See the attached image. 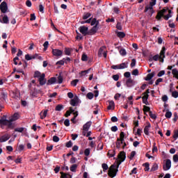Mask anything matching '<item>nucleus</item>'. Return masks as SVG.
Returning a JSON list of instances; mask_svg holds the SVG:
<instances>
[{
    "label": "nucleus",
    "instance_id": "1",
    "mask_svg": "<svg viewBox=\"0 0 178 178\" xmlns=\"http://www.w3.org/2000/svg\"><path fill=\"white\" fill-rule=\"evenodd\" d=\"M118 161H116V164H113L108 169V175L109 177L113 178L118 175L119 172V166L122 164V162H124L126 160V152H120L118 154Z\"/></svg>",
    "mask_w": 178,
    "mask_h": 178
},
{
    "label": "nucleus",
    "instance_id": "2",
    "mask_svg": "<svg viewBox=\"0 0 178 178\" xmlns=\"http://www.w3.org/2000/svg\"><path fill=\"white\" fill-rule=\"evenodd\" d=\"M19 119V113H15L11 117L9 118V120L6 119V115H3L0 119V124L3 126H8V129H12L13 122H16Z\"/></svg>",
    "mask_w": 178,
    "mask_h": 178
},
{
    "label": "nucleus",
    "instance_id": "3",
    "mask_svg": "<svg viewBox=\"0 0 178 178\" xmlns=\"http://www.w3.org/2000/svg\"><path fill=\"white\" fill-rule=\"evenodd\" d=\"M33 77L34 79H38L40 86H45V84H47V79H45V74H41L40 71H35Z\"/></svg>",
    "mask_w": 178,
    "mask_h": 178
},
{
    "label": "nucleus",
    "instance_id": "4",
    "mask_svg": "<svg viewBox=\"0 0 178 178\" xmlns=\"http://www.w3.org/2000/svg\"><path fill=\"white\" fill-rule=\"evenodd\" d=\"M168 8H163L162 10L159 11L156 16V19L157 20H161V19H162V17H163L165 20H169L170 17H172V14H168V15H165V13H166V12H168Z\"/></svg>",
    "mask_w": 178,
    "mask_h": 178
},
{
    "label": "nucleus",
    "instance_id": "5",
    "mask_svg": "<svg viewBox=\"0 0 178 178\" xmlns=\"http://www.w3.org/2000/svg\"><path fill=\"white\" fill-rule=\"evenodd\" d=\"M79 32L83 34L84 36L88 35V27L86 26H81L79 28Z\"/></svg>",
    "mask_w": 178,
    "mask_h": 178
},
{
    "label": "nucleus",
    "instance_id": "6",
    "mask_svg": "<svg viewBox=\"0 0 178 178\" xmlns=\"http://www.w3.org/2000/svg\"><path fill=\"white\" fill-rule=\"evenodd\" d=\"M0 10L2 13H6L8 12V3L6 1H3L0 4Z\"/></svg>",
    "mask_w": 178,
    "mask_h": 178
},
{
    "label": "nucleus",
    "instance_id": "7",
    "mask_svg": "<svg viewBox=\"0 0 178 178\" xmlns=\"http://www.w3.org/2000/svg\"><path fill=\"white\" fill-rule=\"evenodd\" d=\"M172 168V161L170 159H168L165 161V164L163 165V170H169Z\"/></svg>",
    "mask_w": 178,
    "mask_h": 178
},
{
    "label": "nucleus",
    "instance_id": "8",
    "mask_svg": "<svg viewBox=\"0 0 178 178\" xmlns=\"http://www.w3.org/2000/svg\"><path fill=\"white\" fill-rule=\"evenodd\" d=\"M98 24H97L90 30L88 31V35H94L98 31Z\"/></svg>",
    "mask_w": 178,
    "mask_h": 178
},
{
    "label": "nucleus",
    "instance_id": "9",
    "mask_svg": "<svg viewBox=\"0 0 178 178\" xmlns=\"http://www.w3.org/2000/svg\"><path fill=\"white\" fill-rule=\"evenodd\" d=\"M52 54L54 56H62V55H63V51L59 50L58 49H53Z\"/></svg>",
    "mask_w": 178,
    "mask_h": 178
},
{
    "label": "nucleus",
    "instance_id": "10",
    "mask_svg": "<svg viewBox=\"0 0 178 178\" xmlns=\"http://www.w3.org/2000/svg\"><path fill=\"white\" fill-rule=\"evenodd\" d=\"M148 10H149V15L150 17H152V15H154V13H155V11L154 10V8L149 7V6H146L145 7L144 12L147 13V12H148Z\"/></svg>",
    "mask_w": 178,
    "mask_h": 178
},
{
    "label": "nucleus",
    "instance_id": "11",
    "mask_svg": "<svg viewBox=\"0 0 178 178\" xmlns=\"http://www.w3.org/2000/svg\"><path fill=\"white\" fill-rule=\"evenodd\" d=\"M70 104L72 106H77V104H79V97L75 96L74 99H71Z\"/></svg>",
    "mask_w": 178,
    "mask_h": 178
},
{
    "label": "nucleus",
    "instance_id": "12",
    "mask_svg": "<svg viewBox=\"0 0 178 178\" xmlns=\"http://www.w3.org/2000/svg\"><path fill=\"white\" fill-rule=\"evenodd\" d=\"M91 124H92V122L88 121L83 126V130L84 131H88L90 130V128L91 127Z\"/></svg>",
    "mask_w": 178,
    "mask_h": 178
},
{
    "label": "nucleus",
    "instance_id": "13",
    "mask_svg": "<svg viewBox=\"0 0 178 178\" xmlns=\"http://www.w3.org/2000/svg\"><path fill=\"white\" fill-rule=\"evenodd\" d=\"M125 84H126L127 87L130 88V87H133V86H134V81L133 79H131V78H129L126 81V83Z\"/></svg>",
    "mask_w": 178,
    "mask_h": 178
},
{
    "label": "nucleus",
    "instance_id": "14",
    "mask_svg": "<svg viewBox=\"0 0 178 178\" xmlns=\"http://www.w3.org/2000/svg\"><path fill=\"white\" fill-rule=\"evenodd\" d=\"M9 138H10V135L5 134L0 138V143H5V141H8Z\"/></svg>",
    "mask_w": 178,
    "mask_h": 178
},
{
    "label": "nucleus",
    "instance_id": "15",
    "mask_svg": "<svg viewBox=\"0 0 178 178\" xmlns=\"http://www.w3.org/2000/svg\"><path fill=\"white\" fill-rule=\"evenodd\" d=\"M151 127V123L148 122L147 125H146L144 128V133L146 136L149 135V128Z\"/></svg>",
    "mask_w": 178,
    "mask_h": 178
},
{
    "label": "nucleus",
    "instance_id": "16",
    "mask_svg": "<svg viewBox=\"0 0 178 178\" xmlns=\"http://www.w3.org/2000/svg\"><path fill=\"white\" fill-rule=\"evenodd\" d=\"M1 23H3L4 24H9V18L8 17V15H4L3 17V19H0Z\"/></svg>",
    "mask_w": 178,
    "mask_h": 178
},
{
    "label": "nucleus",
    "instance_id": "17",
    "mask_svg": "<svg viewBox=\"0 0 178 178\" xmlns=\"http://www.w3.org/2000/svg\"><path fill=\"white\" fill-rule=\"evenodd\" d=\"M41 92V90H37L35 88L33 90H31V95L32 97H37V94H40Z\"/></svg>",
    "mask_w": 178,
    "mask_h": 178
},
{
    "label": "nucleus",
    "instance_id": "18",
    "mask_svg": "<svg viewBox=\"0 0 178 178\" xmlns=\"http://www.w3.org/2000/svg\"><path fill=\"white\" fill-rule=\"evenodd\" d=\"M124 132L121 131L120 134V138H117V141H121V144H123V142H124Z\"/></svg>",
    "mask_w": 178,
    "mask_h": 178
},
{
    "label": "nucleus",
    "instance_id": "19",
    "mask_svg": "<svg viewBox=\"0 0 178 178\" xmlns=\"http://www.w3.org/2000/svg\"><path fill=\"white\" fill-rule=\"evenodd\" d=\"M56 83V78L51 77L47 81V86H51V84H55Z\"/></svg>",
    "mask_w": 178,
    "mask_h": 178
},
{
    "label": "nucleus",
    "instance_id": "20",
    "mask_svg": "<svg viewBox=\"0 0 178 178\" xmlns=\"http://www.w3.org/2000/svg\"><path fill=\"white\" fill-rule=\"evenodd\" d=\"M149 97V95H145L143 97V103L145 104V105H149V103L148 102V97Z\"/></svg>",
    "mask_w": 178,
    "mask_h": 178
},
{
    "label": "nucleus",
    "instance_id": "21",
    "mask_svg": "<svg viewBox=\"0 0 178 178\" xmlns=\"http://www.w3.org/2000/svg\"><path fill=\"white\" fill-rule=\"evenodd\" d=\"M155 76V72H152L150 74H148L147 76L145 78V80L146 81H150V80L152 79V78Z\"/></svg>",
    "mask_w": 178,
    "mask_h": 178
},
{
    "label": "nucleus",
    "instance_id": "22",
    "mask_svg": "<svg viewBox=\"0 0 178 178\" xmlns=\"http://www.w3.org/2000/svg\"><path fill=\"white\" fill-rule=\"evenodd\" d=\"M107 109L108 111H111V109H115V102L113 101L109 102V104L107 107Z\"/></svg>",
    "mask_w": 178,
    "mask_h": 178
},
{
    "label": "nucleus",
    "instance_id": "23",
    "mask_svg": "<svg viewBox=\"0 0 178 178\" xmlns=\"http://www.w3.org/2000/svg\"><path fill=\"white\" fill-rule=\"evenodd\" d=\"M96 24H97L98 27V24H99V21L97 20V18H93L92 19H91L90 26H96Z\"/></svg>",
    "mask_w": 178,
    "mask_h": 178
},
{
    "label": "nucleus",
    "instance_id": "24",
    "mask_svg": "<svg viewBox=\"0 0 178 178\" xmlns=\"http://www.w3.org/2000/svg\"><path fill=\"white\" fill-rule=\"evenodd\" d=\"M61 176L60 178H72V175L70 174L65 173L63 172H60Z\"/></svg>",
    "mask_w": 178,
    "mask_h": 178
},
{
    "label": "nucleus",
    "instance_id": "25",
    "mask_svg": "<svg viewBox=\"0 0 178 178\" xmlns=\"http://www.w3.org/2000/svg\"><path fill=\"white\" fill-rule=\"evenodd\" d=\"M166 52V47H163L161 51L159 56H162L163 58H165V54Z\"/></svg>",
    "mask_w": 178,
    "mask_h": 178
},
{
    "label": "nucleus",
    "instance_id": "26",
    "mask_svg": "<svg viewBox=\"0 0 178 178\" xmlns=\"http://www.w3.org/2000/svg\"><path fill=\"white\" fill-rule=\"evenodd\" d=\"M143 112H144V115H147V112H151V108H149V106H143Z\"/></svg>",
    "mask_w": 178,
    "mask_h": 178
},
{
    "label": "nucleus",
    "instance_id": "27",
    "mask_svg": "<svg viewBox=\"0 0 178 178\" xmlns=\"http://www.w3.org/2000/svg\"><path fill=\"white\" fill-rule=\"evenodd\" d=\"M116 155V151L115 150H109L108 152V156L109 158H113V156Z\"/></svg>",
    "mask_w": 178,
    "mask_h": 178
},
{
    "label": "nucleus",
    "instance_id": "28",
    "mask_svg": "<svg viewBox=\"0 0 178 178\" xmlns=\"http://www.w3.org/2000/svg\"><path fill=\"white\" fill-rule=\"evenodd\" d=\"M159 168V166L158 165V164L156 163H154L150 170V172H155V170H158Z\"/></svg>",
    "mask_w": 178,
    "mask_h": 178
},
{
    "label": "nucleus",
    "instance_id": "29",
    "mask_svg": "<svg viewBox=\"0 0 178 178\" xmlns=\"http://www.w3.org/2000/svg\"><path fill=\"white\" fill-rule=\"evenodd\" d=\"M143 166L145 168V172H148V170H149V163H145L143 164Z\"/></svg>",
    "mask_w": 178,
    "mask_h": 178
},
{
    "label": "nucleus",
    "instance_id": "30",
    "mask_svg": "<svg viewBox=\"0 0 178 178\" xmlns=\"http://www.w3.org/2000/svg\"><path fill=\"white\" fill-rule=\"evenodd\" d=\"M48 113V110H44V112H41L40 119H45L47 118V114Z\"/></svg>",
    "mask_w": 178,
    "mask_h": 178
},
{
    "label": "nucleus",
    "instance_id": "31",
    "mask_svg": "<svg viewBox=\"0 0 178 178\" xmlns=\"http://www.w3.org/2000/svg\"><path fill=\"white\" fill-rule=\"evenodd\" d=\"M88 17H91V13H85L83 15V20H87Z\"/></svg>",
    "mask_w": 178,
    "mask_h": 178
},
{
    "label": "nucleus",
    "instance_id": "32",
    "mask_svg": "<svg viewBox=\"0 0 178 178\" xmlns=\"http://www.w3.org/2000/svg\"><path fill=\"white\" fill-rule=\"evenodd\" d=\"M117 37H118L119 38H124V37H126V33H124V32H118Z\"/></svg>",
    "mask_w": 178,
    "mask_h": 178
},
{
    "label": "nucleus",
    "instance_id": "33",
    "mask_svg": "<svg viewBox=\"0 0 178 178\" xmlns=\"http://www.w3.org/2000/svg\"><path fill=\"white\" fill-rule=\"evenodd\" d=\"M64 106L62 104H58L56 106L55 110L57 111V112H60V111H62V109H63Z\"/></svg>",
    "mask_w": 178,
    "mask_h": 178
},
{
    "label": "nucleus",
    "instance_id": "34",
    "mask_svg": "<svg viewBox=\"0 0 178 178\" xmlns=\"http://www.w3.org/2000/svg\"><path fill=\"white\" fill-rule=\"evenodd\" d=\"M104 49H105V47H100L98 51V56L101 58L102 56V54H104Z\"/></svg>",
    "mask_w": 178,
    "mask_h": 178
},
{
    "label": "nucleus",
    "instance_id": "35",
    "mask_svg": "<svg viewBox=\"0 0 178 178\" xmlns=\"http://www.w3.org/2000/svg\"><path fill=\"white\" fill-rule=\"evenodd\" d=\"M102 168L103 169V172H106V170H108V169H109L108 164H106L105 163L102 164Z\"/></svg>",
    "mask_w": 178,
    "mask_h": 178
},
{
    "label": "nucleus",
    "instance_id": "36",
    "mask_svg": "<svg viewBox=\"0 0 178 178\" xmlns=\"http://www.w3.org/2000/svg\"><path fill=\"white\" fill-rule=\"evenodd\" d=\"M57 80L58 84H62V83H63V76H62V75L60 74L57 78Z\"/></svg>",
    "mask_w": 178,
    "mask_h": 178
},
{
    "label": "nucleus",
    "instance_id": "37",
    "mask_svg": "<svg viewBox=\"0 0 178 178\" xmlns=\"http://www.w3.org/2000/svg\"><path fill=\"white\" fill-rule=\"evenodd\" d=\"M172 74H173L174 77H178V70L177 69L175 68L172 70Z\"/></svg>",
    "mask_w": 178,
    "mask_h": 178
},
{
    "label": "nucleus",
    "instance_id": "38",
    "mask_svg": "<svg viewBox=\"0 0 178 178\" xmlns=\"http://www.w3.org/2000/svg\"><path fill=\"white\" fill-rule=\"evenodd\" d=\"M77 169V164H73L70 168V170L71 172H76V170Z\"/></svg>",
    "mask_w": 178,
    "mask_h": 178
},
{
    "label": "nucleus",
    "instance_id": "39",
    "mask_svg": "<svg viewBox=\"0 0 178 178\" xmlns=\"http://www.w3.org/2000/svg\"><path fill=\"white\" fill-rule=\"evenodd\" d=\"M159 58H161V56H159V54H156V55H155V56H154L153 57H152V58H149V60H155V61H156V60H158V59H159Z\"/></svg>",
    "mask_w": 178,
    "mask_h": 178
},
{
    "label": "nucleus",
    "instance_id": "40",
    "mask_svg": "<svg viewBox=\"0 0 178 178\" xmlns=\"http://www.w3.org/2000/svg\"><path fill=\"white\" fill-rule=\"evenodd\" d=\"M86 97L88 99H92V98H94V93L90 92L87 94L86 95Z\"/></svg>",
    "mask_w": 178,
    "mask_h": 178
},
{
    "label": "nucleus",
    "instance_id": "41",
    "mask_svg": "<svg viewBox=\"0 0 178 178\" xmlns=\"http://www.w3.org/2000/svg\"><path fill=\"white\" fill-rule=\"evenodd\" d=\"M90 72V69L88 70H83L80 73L81 77H83V76H86V74H88V73Z\"/></svg>",
    "mask_w": 178,
    "mask_h": 178
},
{
    "label": "nucleus",
    "instance_id": "42",
    "mask_svg": "<svg viewBox=\"0 0 178 178\" xmlns=\"http://www.w3.org/2000/svg\"><path fill=\"white\" fill-rule=\"evenodd\" d=\"M64 52L66 55H67L68 56H70V55L72 53V51L70 50V48H65V50H64Z\"/></svg>",
    "mask_w": 178,
    "mask_h": 178
},
{
    "label": "nucleus",
    "instance_id": "43",
    "mask_svg": "<svg viewBox=\"0 0 178 178\" xmlns=\"http://www.w3.org/2000/svg\"><path fill=\"white\" fill-rule=\"evenodd\" d=\"M149 116H150L151 119H154V120H156V115L152 113V111H149Z\"/></svg>",
    "mask_w": 178,
    "mask_h": 178
},
{
    "label": "nucleus",
    "instance_id": "44",
    "mask_svg": "<svg viewBox=\"0 0 178 178\" xmlns=\"http://www.w3.org/2000/svg\"><path fill=\"white\" fill-rule=\"evenodd\" d=\"M165 117L166 118V119H170V118H172V112L167 111L165 113Z\"/></svg>",
    "mask_w": 178,
    "mask_h": 178
},
{
    "label": "nucleus",
    "instance_id": "45",
    "mask_svg": "<svg viewBox=\"0 0 178 178\" xmlns=\"http://www.w3.org/2000/svg\"><path fill=\"white\" fill-rule=\"evenodd\" d=\"M120 65V69H127V64H126V63H122L121 64L119 65Z\"/></svg>",
    "mask_w": 178,
    "mask_h": 178
},
{
    "label": "nucleus",
    "instance_id": "46",
    "mask_svg": "<svg viewBox=\"0 0 178 178\" xmlns=\"http://www.w3.org/2000/svg\"><path fill=\"white\" fill-rule=\"evenodd\" d=\"M120 54L122 55V56H126L127 53L126 52V49H122L120 50Z\"/></svg>",
    "mask_w": 178,
    "mask_h": 178
},
{
    "label": "nucleus",
    "instance_id": "47",
    "mask_svg": "<svg viewBox=\"0 0 178 178\" xmlns=\"http://www.w3.org/2000/svg\"><path fill=\"white\" fill-rule=\"evenodd\" d=\"M24 127H20V128H15V131H17L18 133H23L24 131Z\"/></svg>",
    "mask_w": 178,
    "mask_h": 178
},
{
    "label": "nucleus",
    "instance_id": "48",
    "mask_svg": "<svg viewBox=\"0 0 178 178\" xmlns=\"http://www.w3.org/2000/svg\"><path fill=\"white\" fill-rule=\"evenodd\" d=\"M49 45V42L48 41H46L43 44L44 49V51H47L48 49V46Z\"/></svg>",
    "mask_w": 178,
    "mask_h": 178
},
{
    "label": "nucleus",
    "instance_id": "49",
    "mask_svg": "<svg viewBox=\"0 0 178 178\" xmlns=\"http://www.w3.org/2000/svg\"><path fill=\"white\" fill-rule=\"evenodd\" d=\"M88 59V56H87L86 54L82 55L81 60H83V62H87Z\"/></svg>",
    "mask_w": 178,
    "mask_h": 178
},
{
    "label": "nucleus",
    "instance_id": "50",
    "mask_svg": "<svg viewBox=\"0 0 178 178\" xmlns=\"http://www.w3.org/2000/svg\"><path fill=\"white\" fill-rule=\"evenodd\" d=\"M149 8H152L153 6H155L156 5V0H152L151 2L149 3Z\"/></svg>",
    "mask_w": 178,
    "mask_h": 178
},
{
    "label": "nucleus",
    "instance_id": "51",
    "mask_svg": "<svg viewBox=\"0 0 178 178\" xmlns=\"http://www.w3.org/2000/svg\"><path fill=\"white\" fill-rule=\"evenodd\" d=\"M172 137H173V138H175V140L178 139V129L174 131V135Z\"/></svg>",
    "mask_w": 178,
    "mask_h": 178
},
{
    "label": "nucleus",
    "instance_id": "52",
    "mask_svg": "<svg viewBox=\"0 0 178 178\" xmlns=\"http://www.w3.org/2000/svg\"><path fill=\"white\" fill-rule=\"evenodd\" d=\"M64 124L66 126V127H69V126H70V120L69 119H66L64 121Z\"/></svg>",
    "mask_w": 178,
    "mask_h": 178
},
{
    "label": "nucleus",
    "instance_id": "53",
    "mask_svg": "<svg viewBox=\"0 0 178 178\" xmlns=\"http://www.w3.org/2000/svg\"><path fill=\"white\" fill-rule=\"evenodd\" d=\"M112 79L114 81H118L119 80V74H114L112 76Z\"/></svg>",
    "mask_w": 178,
    "mask_h": 178
},
{
    "label": "nucleus",
    "instance_id": "54",
    "mask_svg": "<svg viewBox=\"0 0 178 178\" xmlns=\"http://www.w3.org/2000/svg\"><path fill=\"white\" fill-rule=\"evenodd\" d=\"M77 83H79V79H74L71 82V84L74 87H76V86H77Z\"/></svg>",
    "mask_w": 178,
    "mask_h": 178
},
{
    "label": "nucleus",
    "instance_id": "55",
    "mask_svg": "<svg viewBox=\"0 0 178 178\" xmlns=\"http://www.w3.org/2000/svg\"><path fill=\"white\" fill-rule=\"evenodd\" d=\"M172 160H173V162H175V163H177V162H178V155L175 154L172 157Z\"/></svg>",
    "mask_w": 178,
    "mask_h": 178
},
{
    "label": "nucleus",
    "instance_id": "56",
    "mask_svg": "<svg viewBox=\"0 0 178 178\" xmlns=\"http://www.w3.org/2000/svg\"><path fill=\"white\" fill-rule=\"evenodd\" d=\"M136 63H137V61L135 58H133L131 63V67H134V66H136Z\"/></svg>",
    "mask_w": 178,
    "mask_h": 178
},
{
    "label": "nucleus",
    "instance_id": "57",
    "mask_svg": "<svg viewBox=\"0 0 178 178\" xmlns=\"http://www.w3.org/2000/svg\"><path fill=\"white\" fill-rule=\"evenodd\" d=\"M18 151H19V152H22V151H24V145H19L18 146Z\"/></svg>",
    "mask_w": 178,
    "mask_h": 178
},
{
    "label": "nucleus",
    "instance_id": "58",
    "mask_svg": "<svg viewBox=\"0 0 178 178\" xmlns=\"http://www.w3.org/2000/svg\"><path fill=\"white\" fill-rule=\"evenodd\" d=\"M162 81H163V79L159 78L155 82L156 86H159V83H162Z\"/></svg>",
    "mask_w": 178,
    "mask_h": 178
},
{
    "label": "nucleus",
    "instance_id": "59",
    "mask_svg": "<svg viewBox=\"0 0 178 178\" xmlns=\"http://www.w3.org/2000/svg\"><path fill=\"white\" fill-rule=\"evenodd\" d=\"M131 74H133V76H138V69L134 70Z\"/></svg>",
    "mask_w": 178,
    "mask_h": 178
},
{
    "label": "nucleus",
    "instance_id": "60",
    "mask_svg": "<svg viewBox=\"0 0 178 178\" xmlns=\"http://www.w3.org/2000/svg\"><path fill=\"white\" fill-rule=\"evenodd\" d=\"M164 74H165V70H161L157 74V76L158 77H162V76H164Z\"/></svg>",
    "mask_w": 178,
    "mask_h": 178
},
{
    "label": "nucleus",
    "instance_id": "61",
    "mask_svg": "<svg viewBox=\"0 0 178 178\" xmlns=\"http://www.w3.org/2000/svg\"><path fill=\"white\" fill-rule=\"evenodd\" d=\"M174 118H173V122H175V123H176V122H177V119H178V115H177V113H174Z\"/></svg>",
    "mask_w": 178,
    "mask_h": 178
},
{
    "label": "nucleus",
    "instance_id": "62",
    "mask_svg": "<svg viewBox=\"0 0 178 178\" xmlns=\"http://www.w3.org/2000/svg\"><path fill=\"white\" fill-rule=\"evenodd\" d=\"M172 97H173L174 98H178V92L177 91L172 92Z\"/></svg>",
    "mask_w": 178,
    "mask_h": 178
},
{
    "label": "nucleus",
    "instance_id": "63",
    "mask_svg": "<svg viewBox=\"0 0 178 178\" xmlns=\"http://www.w3.org/2000/svg\"><path fill=\"white\" fill-rule=\"evenodd\" d=\"M84 154L86 156H88L90 155V148H87L84 151Z\"/></svg>",
    "mask_w": 178,
    "mask_h": 178
},
{
    "label": "nucleus",
    "instance_id": "64",
    "mask_svg": "<svg viewBox=\"0 0 178 178\" xmlns=\"http://www.w3.org/2000/svg\"><path fill=\"white\" fill-rule=\"evenodd\" d=\"M53 141L54 143H59V138L57 136H53Z\"/></svg>",
    "mask_w": 178,
    "mask_h": 178
}]
</instances>
